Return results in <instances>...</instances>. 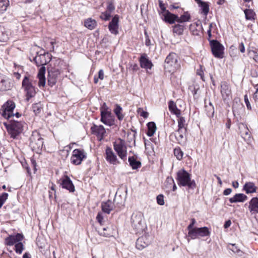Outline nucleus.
I'll use <instances>...</instances> for the list:
<instances>
[{"mask_svg":"<svg viewBox=\"0 0 258 258\" xmlns=\"http://www.w3.org/2000/svg\"><path fill=\"white\" fill-rule=\"evenodd\" d=\"M51 59V55L48 52H44L43 54L37 55L34 57L33 60L38 66H42L39 70L37 74V77L39 79L38 86L39 87H44L46 83V79L45 77V67L44 65L48 63Z\"/></svg>","mask_w":258,"mask_h":258,"instance_id":"nucleus-1","label":"nucleus"},{"mask_svg":"<svg viewBox=\"0 0 258 258\" xmlns=\"http://www.w3.org/2000/svg\"><path fill=\"white\" fill-rule=\"evenodd\" d=\"M176 180L180 186H187L189 189H192L196 187L195 181L191 179L190 174L184 169L177 172Z\"/></svg>","mask_w":258,"mask_h":258,"instance_id":"nucleus-2","label":"nucleus"},{"mask_svg":"<svg viewBox=\"0 0 258 258\" xmlns=\"http://www.w3.org/2000/svg\"><path fill=\"white\" fill-rule=\"evenodd\" d=\"M180 68L178 55L174 52H170L164 61V69L169 73L174 72Z\"/></svg>","mask_w":258,"mask_h":258,"instance_id":"nucleus-3","label":"nucleus"},{"mask_svg":"<svg viewBox=\"0 0 258 258\" xmlns=\"http://www.w3.org/2000/svg\"><path fill=\"white\" fill-rule=\"evenodd\" d=\"M22 88L26 93V100L28 101L30 98L33 97L36 93V88L33 84V81L28 76H25L22 83Z\"/></svg>","mask_w":258,"mask_h":258,"instance_id":"nucleus-4","label":"nucleus"},{"mask_svg":"<svg viewBox=\"0 0 258 258\" xmlns=\"http://www.w3.org/2000/svg\"><path fill=\"white\" fill-rule=\"evenodd\" d=\"M11 137L15 139L23 131V124L22 122L11 120L9 123H4Z\"/></svg>","mask_w":258,"mask_h":258,"instance_id":"nucleus-5","label":"nucleus"},{"mask_svg":"<svg viewBox=\"0 0 258 258\" xmlns=\"http://www.w3.org/2000/svg\"><path fill=\"white\" fill-rule=\"evenodd\" d=\"M210 231L207 227L201 228L195 227L194 229L188 232L187 240L189 242L190 239H195L200 237L209 236Z\"/></svg>","mask_w":258,"mask_h":258,"instance_id":"nucleus-6","label":"nucleus"},{"mask_svg":"<svg viewBox=\"0 0 258 258\" xmlns=\"http://www.w3.org/2000/svg\"><path fill=\"white\" fill-rule=\"evenodd\" d=\"M132 227L137 232L143 231L144 228V215L141 212L133 213L131 217Z\"/></svg>","mask_w":258,"mask_h":258,"instance_id":"nucleus-7","label":"nucleus"},{"mask_svg":"<svg viewBox=\"0 0 258 258\" xmlns=\"http://www.w3.org/2000/svg\"><path fill=\"white\" fill-rule=\"evenodd\" d=\"M30 146L33 151L36 152L40 151L43 146V139L37 133H33L30 137Z\"/></svg>","mask_w":258,"mask_h":258,"instance_id":"nucleus-8","label":"nucleus"},{"mask_svg":"<svg viewBox=\"0 0 258 258\" xmlns=\"http://www.w3.org/2000/svg\"><path fill=\"white\" fill-rule=\"evenodd\" d=\"M210 44L213 55L216 58H222L224 57V46L216 40H210Z\"/></svg>","mask_w":258,"mask_h":258,"instance_id":"nucleus-9","label":"nucleus"},{"mask_svg":"<svg viewBox=\"0 0 258 258\" xmlns=\"http://www.w3.org/2000/svg\"><path fill=\"white\" fill-rule=\"evenodd\" d=\"M86 158V155L83 150L76 149L73 150L71 160V162L76 165H80Z\"/></svg>","mask_w":258,"mask_h":258,"instance_id":"nucleus-10","label":"nucleus"},{"mask_svg":"<svg viewBox=\"0 0 258 258\" xmlns=\"http://www.w3.org/2000/svg\"><path fill=\"white\" fill-rule=\"evenodd\" d=\"M15 103L12 100H8L3 106V109L2 112V115L5 118L10 119L14 116L13 111L15 108Z\"/></svg>","mask_w":258,"mask_h":258,"instance_id":"nucleus-11","label":"nucleus"},{"mask_svg":"<svg viewBox=\"0 0 258 258\" xmlns=\"http://www.w3.org/2000/svg\"><path fill=\"white\" fill-rule=\"evenodd\" d=\"M113 147L118 156L122 160H125L127 154L126 148L124 145L123 140H120L118 142L114 143Z\"/></svg>","mask_w":258,"mask_h":258,"instance_id":"nucleus-12","label":"nucleus"},{"mask_svg":"<svg viewBox=\"0 0 258 258\" xmlns=\"http://www.w3.org/2000/svg\"><path fill=\"white\" fill-rule=\"evenodd\" d=\"M59 74L60 71L57 68L48 69L47 82L49 86L52 87L56 84Z\"/></svg>","mask_w":258,"mask_h":258,"instance_id":"nucleus-13","label":"nucleus"},{"mask_svg":"<svg viewBox=\"0 0 258 258\" xmlns=\"http://www.w3.org/2000/svg\"><path fill=\"white\" fill-rule=\"evenodd\" d=\"M221 93L225 102L231 98V90L229 85L226 82H223L221 84Z\"/></svg>","mask_w":258,"mask_h":258,"instance_id":"nucleus-14","label":"nucleus"},{"mask_svg":"<svg viewBox=\"0 0 258 258\" xmlns=\"http://www.w3.org/2000/svg\"><path fill=\"white\" fill-rule=\"evenodd\" d=\"M151 238L149 235L145 234L139 237L136 241V247L142 250L149 245L151 241Z\"/></svg>","mask_w":258,"mask_h":258,"instance_id":"nucleus-15","label":"nucleus"},{"mask_svg":"<svg viewBox=\"0 0 258 258\" xmlns=\"http://www.w3.org/2000/svg\"><path fill=\"white\" fill-rule=\"evenodd\" d=\"M98 234L101 236L104 237H111L113 236L115 232V230L111 225L109 224L108 226H100L98 228Z\"/></svg>","mask_w":258,"mask_h":258,"instance_id":"nucleus-16","label":"nucleus"},{"mask_svg":"<svg viewBox=\"0 0 258 258\" xmlns=\"http://www.w3.org/2000/svg\"><path fill=\"white\" fill-rule=\"evenodd\" d=\"M91 130L93 134L96 135L99 141H101L106 134V130L104 126L102 125H97L94 124L91 127Z\"/></svg>","mask_w":258,"mask_h":258,"instance_id":"nucleus-17","label":"nucleus"},{"mask_svg":"<svg viewBox=\"0 0 258 258\" xmlns=\"http://www.w3.org/2000/svg\"><path fill=\"white\" fill-rule=\"evenodd\" d=\"M186 131L178 129L175 133H173L170 135V138L175 137L178 143L180 145H184L186 141Z\"/></svg>","mask_w":258,"mask_h":258,"instance_id":"nucleus-18","label":"nucleus"},{"mask_svg":"<svg viewBox=\"0 0 258 258\" xmlns=\"http://www.w3.org/2000/svg\"><path fill=\"white\" fill-rule=\"evenodd\" d=\"M24 238L23 235L20 233L16 235H11L5 238V244L7 245H13L14 244L21 241Z\"/></svg>","mask_w":258,"mask_h":258,"instance_id":"nucleus-19","label":"nucleus"},{"mask_svg":"<svg viewBox=\"0 0 258 258\" xmlns=\"http://www.w3.org/2000/svg\"><path fill=\"white\" fill-rule=\"evenodd\" d=\"M119 16L115 15L108 25V29L111 33L116 35L118 33Z\"/></svg>","mask_w":258,"mask_h":258,"instance_id":"nucleus-20","label":"nucleus"},{"mask_svg":"<svg viewBox=\"0 0 258 258\" xmlns=\"http://www.w3.org/2000/svg\"><path fill=\"white\" fill-rule=\"evenodd\" d=\"M106 160L110 164L116 165L119 163L115 154L114 153L111 148L107 147L105 150Z\"/></svg>","mask_w":258,"mask_h":258,"instance_id":"nucleus-21","label":"nucleus"},{"mask_svg":"<svg viewBox=\"0 0 258 258\" xmlns=\"http://www.w3.org/2000/svg\"><path fill=\"white\" fill-rule=\"evenodd\" d=\"M117 201L118 197L115 196L113 200L114 203L110 200H108L106 202L103 203L101 206L102 211L104 213L109 214L113 209L114 204L116 205L119 204Z\"/></svg>","mask_w":258,"mask_h":258,"instance_id":"nucleus-22","label":"nucleus"},{"mask_svg":"<svg viewBox=\"0 0 258 258\" xmlns=\"http://www.w3.org/2000/svg\"><path fill=\"white\" fill-rule=\"evenodd\" d=\"M140 66L141 68L145 69H151L153 67V63L148 58L146 53L142 54L139 59Z\"/></svg>","mask_w":258,"mask_h":258,"instance_id":"nucleus-23","label":"nucleus"},{"mask_svg":"<svg viewBox=\"0 0 258 258\" xmlns=\"http://www.w3.org/2000/svg\"><path fill=\"white\" fill-rule=\"evenodd\" d=\"M100 115V120L104 124L110 126L114 124V120L111 116V112L105 113L102 112Z\"/></svg>","mask_w":258,"mask_h":258,"instance_id":"nucleus-24","label":"nucleus"},{"mask_svg":"<svg viewBox=\"0 0 258 258\" xmlns=\"http://www.w3.org/2000/svg\"><path fill=\"white\" fill-rule=\"evenodd\" d=\"M238 127L241 137L245 140L250 138V132L247 124L240 122L238 123Z\"/></svg>","mask_w":258,"mask_h":258,"instance_id":"nucleus-25","label":"nucleus"},{"mask_svg":"<svg viewBox=\"0 0 258 258\" xmlns=\"http://www.w3.org/2000/svg\"><path fill=\"white\" fill-rule=\"evenodd\" d=\"M248 210L251 214L258 213V198H252L249 202Z\"/></svg>","mask_w":258,"mask_h":258,"instance_id":"nucleus-26","label":"nucleus"},{"mask_svg":"<svg viewBox=\"0 0 258 258\" xmlns=\"http://www.w3.org/2000/svg\"><path fill=\"white\" fill-rule=\"evenodd\" d=\"M61 184L63 188L69 190L70 192H74L75 191V186L72 180L68 176H66L62 179Z\"/></svg>","mask_w":258,"mask_h":258,"instance_id":"nucleus-27","label":"nucleus"},{"mask_svg":"<svg viewBox=\"0 0 258 258\" xmlns=\"http://www.w3.org/2000/svg\"><path fill=\"white\" fill-rule=\"evenodd\" d=\"M164 17V21L170 24H174L175 22L178 23V16L171 13L168 11H166Z\"/></svg>","mask_w":258,"mask_h":258,"instance_id":"nucleus-28","label":"nucleus"},{"mask_svg":"<svg viewBox=\"0 0 258 258\" xmlns=\"http://www.w3.org/2000/svg\"><path fill=\"white\" fill-rule=\"evenodd\" d=\"M11 86L9 80L0 75V91H4L10 89Z\"/></svg>","mask_w":258,"mask_h":258,"instance_id":"nucleus-29","label":"nucleus"},{"mask_svg":"<svg viewBox=\"0 0 258 258\" xmlns=\"http://www.w3.org/2000/svg\"><path fill=\"white\" fill-rule=\"evenodd\" d=\"M247 197L243 194H236L229 199V202L230 203L244 202L247 200Z\"/></svg>","mask_w":258,"mask_h":258,"instance_id":"nucleus-30","label":"nucleus"},{"mask_svg":"<svg viewBox=\"0 0 258 258\" xmlns=\"http://www.w3.org/2000/svg\"><path fill=\"white\" fill-rule=\"evenodd\" d=\"M128 161L130 166L133 169H137L141 167L142 163L140 161H138L137 157H129Z\"/></svg>","mask_w":258,"mask_h":258,"instance_id":"nucleus-31","label":"nucleus"},{"mask_svg":"<svg viewBox=\"0 0 258 258\" xmlns=\"http://www.w3.org/2000/svg\"><path fill=\"white\" fill-rule=\"evenodd\" d=\"M243 189L247 194L254 193L256 191V187L255 186L254 183L252 182L245 183Z\"/></svg>","mask_w":258,"mask_h":258,"instance_id":"nucleus-32","label":"nucleus"},{"mask_svg":"<svg viewBox=\"0 0 258 258\" xmlns=\"http://www.w3.org/2000/svg\"><path fill=\"white\" fill-rule=\"evenodd\" d=\"M168 108L170 111L175 114L177 117H179L181 110L177 108L176 104L173 101H170L168 103Z\"/></svg>","mask_w":258,"mask_h":258,"instance_id":"nucleus-33","label":"nucleus"},{"mask_svg":"<svg viewBox=\"0 0 258 258\" xmlns=\"http://www.w3.org/2000/svg\"><path fill=\"white\" fill-rule=\"evenodd\" d=\"M9 32L3 26L0 25V41H7L9 39Z\"/></svg>","mask_w":258,"mask_h":258,"instance_id":"nucleus-34","label":"nucleus"},{"mask_svg":"<svg viewBox=\"0 0 258 258\" xmlns=\"http://www.w3.org/2000/svg\"><path fill=\"white\" fill-rule=\"evenodd\" d=\"M173 32L177 35H180L183 33L185 29L184 24L179 23L175 24L173 27Z\"/></svg>","mask_w":258,"mask_h":258,"instance_id":"nucleus-35","label":"nucleus"},{"mask_svg":"<svg viewBox=\"0 0 258 258\" xmlns=\"http://www.w3.org/2000/svg\"><path fill=\"white\" fill-rule=\"evenodd\" d=\"M84 26L89 30H93L97 26V22L92 18H88L84 21Z\"/></svg>","mask_w":258,"mask_h":258,"instance_id":"nucleus-36","label":"nucleus"},{"mask_svg":"<svg viewBox=\"0 0 258 258\" xmlns=\"http://www.w3.org/2000/svg\"><path fill=\"white\" fill-rule=\"evenodd\" d=\"M148 127V132L147 133V135L149 137L152 136L156 131V125L155 122H149L147 124Z\"/></svg>","mask_w":258,"mask_h":258,"instance_id":"nucleus-37","label":"nucleus"},{"mask_svg":"<svg viewBox=\"0 0 258 258\" xmlns=\"http://www.w3.org/2000/svg\"><path fill=\"white\" fill-rule=\"evenodd\" d=\"M177 117L178 118L177 119L178 129L180 130V131L184 130V131H186V124L185 117L181 116L180 115H179V117Z\"/></svg>","mask_w":258,"mask_h":258,"instance_id":"nucleus-38","label":"nucleus"},{"mask_svg":"<svg viewBox=\"0 0 258 258\" xmlns=\"http://www.w3.org/2000/svg\"><path fill=\"white\" fill-rule=\"evenodd\" d=\"M190 19V15L187 12H184L180 17L178 16V23L184 24V22H188Z\"/></svg>","mask_w":258,"mask_h":258,"instance_id":"nucleus-39","label":"nucleus"},{"mask_svg":"<svg viewBox=\"0 0 258 258\" xmlns=\"http://www.w3.org/2000/svg\"><path fill=\"white\" fill-rule=\"evenodd\" d=\"M244 13L246 20H252L255 19V14L252 10L245 9Z\"/></svg>","mask_w":258,"mask_h":258,"instance_id":"nucleus-40","label":"nucleus"},{"mask_svg":"<svg viewBox=\"0 0 258 258\" xmlns=\"http://www.w3.org/2000/svg\"><path fill=\"white\" fill-rule=\"evenodd\" d=\"M121 111H122L121 107L118 104H116L115 107L114 109V112L115 113L117 118L119 120H122L124 117V115L121 113Z\"/></svg>","mask_w":258,"mask_h":258,"instance_id":"nucleus-41","label":"nucleus"},{"mask_svg":"<svg viewBox=\"0 0 258 258\" xmlns=\"http://www.w3.org/2000/svg\"><path fill=\"white\" fill-rule=\"evenodd\" d=\"M228 247L230 250H232L234 253H237L239 256H242L243 252L238 248L235 244L230 243Z\"/></svg>","mask_w":258,"mask_h":258,"instance_id":"nucleus-42","label":"nucleus"},{"mask_svg":"<svg viewBox=\"0 0 258 258\" xmlns=\"http://www.w3.org/2000/svg\"><path fill=\"white\" fill-rule=\"evenodd\" d=\"M199 7L201 8L202 13L205 16H207L209 12V6L208 4L206 2H203L200 5H199Z\"/></svg>","mask_w":258,"mask_h":258,"instance_id":"nucleus-43","label":"nucleus"},{"mask_svg":"<svg viewBox=\"0 0 258 258\" xmlns=\"http://www.w3.org/2000/svg\"><path fill=\"white\" fill-rule=\"evenodd\" d=\"M173 152L177 160H181L182 159L183 153L179 147L175 148Z\"/></svg>","mask_w":258,"mask_h":258,"instance_id":"nucleus-44","label":"nucleus"},{"mask_svg":"<svg viewBox=\"0 0 258 258\" xmlns=\"http://www.w3.org/2000/svg\"><path fill=\"white\" fill-rule=\"evenodd\" d=\"M9 4V0H0V12H3L6 11Z\"/></svg>","mask_w":258,"mask_h":258,"instance_id":"nucleus-45","label":"nucleus"},{"mask_svg":"<svg viewBox=\"0 0 258 258\" xmlns=\"http://www.w3.org/2000/svg\"><path fill=\"white\" fill-rule=\"evenodd\" d=\"M24 249V245L20 241L17 243L15 245V250L16 253L21 254Z\"/></svg>","mask_w":258,"mask_h":258,"instance_id":"nucleus-46","label":"nucleus"},{"mask_svg":"<svg viewBox=\"0 0 258 258\" xmlns=\"http://www.w3.org/2000/svg\"><path fill=\"white\" fill-rule=\"evenodd\" d=\"M32 109L35 114H38L40 113L42 107L40 103H35L32 105Z\"/></svg>","mask_w":258,"mask_h":258,"instance_id":"nucleus-47","label":"nucleus"},{"mask_svg":"<svg viewBox=\"0 0 258 258\" xmlns=\"http://www.w3.org/2000/svg\"><path fill=\"white\" fill-rule=\"evenodd\" d=\"M8 194L6 192H3L0 195V209L8 199Z\"/></svg>","mask_w":258,"mask_h":258,"instance_id":"nucleus-48","label":"nucleus"},{"mask_svg":"<svg viewBox=\"0 0 258 258\" xmlns=\"http://www.w3.org/2000/svg\"><path fill=\"white\" fill-rule=\"evenodd\" d=\"M111 14L109 12L105 11L102 12L100 16V18L104 21H108L110 19Z\"/></svg>","mask_w":258,"mask_h":258,"instance_id":"nucleus-49","label":"nucleus"},{"mask_svg":"<svg viewBox=\"0 0 258 258\" xmlns=\"http://www.w3.org/2000/svg\"><path fill=\"white\" fill-rule=\"evenodd\" d=\"M196 26L201 27V26L197 23H194L190 25L189 29L192 32L193 34L198 35L199 34V31L196 29Z\"/></svg>","mask_w":258,"mask_h":258,"instance_id":"nucleus-50","label":"nucleus"},{"mask_svg":"<svg viewBox=\"0 0 258 258\" xmlns=\"http://www.w3.org/2000/svg\"><path fill=\"white\" fill-rule=\"evenodd\" d=\"M158 205L162 206L164 204V196L163 195H159L156 198Z\"/></svg>","mask_w":258,"mask_h":258,"instance_id":"nucleus-51","label":"nucleus"},{"mask_svg":"<svg viewBox=\"0 0 258 258\" xmlns=\"http://www.w3.org/2000/svg\"><path fill=\"white\" fill-rule=\"evenodd\" d=\"M196 223V220L194 218H192L191 219V222L188 225L187 229L189 231H190L192 230V229H194L196 227H194L195 224Z\"/></svg>","mask_w":258,"mask_h":258,"instance_id":"nucleus-52","label":"nucleus"},{"mask_svg":"<svg viewBox=\"0 0 258 258\" xmlns=\"http://www.w3.org/2000/svg\"><path fill=\"white\" fill-rule=\"evenodd\" d=\"M115 10V7L112 2H109L107 7V10L106 11L109 12L111 14Z\"/></svg>","mask_w":258,"mask_h":258,"instance_id":"nucleus-53","label":"nucleus"},{"mask_svg":"<svg viewBox=\"0 0 258 258\" xmlns=\"http://www.w3.org/2000/svg\"><path fill=\"white\" fill-rule=\"evenodd\" d=\"M167 182L169 183L170 184H173V191H175L177 189L176 184L174 183V180L171 177H168L166 179Z\"/></svg>","mask_w":258,"mask_h":258,"instance_id":"nucleus-54","label":"nucleus"},{"mask_svg":"<svg viewBox=\"0 0 258 258\" xmlns=\"http://www.w3.org/2000/svg\"><path fill=\"white\" fill-rule=\"evenodd\" d=\"M96 219L97 221L100 223L101 226H103V217L102 215V214L99 213H98Z\"/></svg>","mask_w":258,"mask_h":258,"instance_id":"nucleus-55","label":"nucleus"},{"mask_svg":"<svg viewBox=\"0 0 258 258\" xmlns=\"http://www.w3.org/2000/svg\"><path fill=\"white\" fill-rule=\"evenodd\" d=\"M244 102L246 104L247 108L249 110H250L251 109V107L250 104V102L248 100V96L247 94H245L244 96Z\"/></svg>","mask_w":258,"mask_h":258,"instance_id":"nucleus-56","label":"nucleus"},{"mask_svg":"<svg viewBox=\"0 0 258 258\" xmlns=\"http://www.w3.org/2000/svg\"><path fill=\"white\" fill-rule=\"evenodd\" d=\"M108 107L107 106L106 104L105 103H104L102 106L100 107L101 113H102V112H109L110 111H108Z\"/></svg>","mask_w":258,"mask_h":258,"instance_id":"nucleus-57","label":"nucleus"},{"mask_svg":"<svg viewBox=\"0 0 258 258\" xmlns=\"http://www.w3.org/2000/svg\"><path fill=\"white\" fill-rule=\"evenodd\" d=\"M255 91L253 94V98L256 101L258 100V84L254 86Z\"/></svg>","mask_w":258,"mask_h":258,"instance_id":"nucleus-58","label":"nucleus"},{"mask_svg":"<svg viewBox=\"0 0 258 258\" xmlns=\"http://www.w3.org/2000/svg\"><path fill=\"white\" fill-rule=\"evenodd\" d=\"M159 7L162 10V12L166 11V8L164 6V4L163 3V2L161 0H159Z\"/></svg>","mask_w":258,"mask_h":258,"instance_id":"nucleus-59","label":"nucleus"},{"mask_svg":"<svg viewBox=\"0 0 258 258\" xmlns=\"http://www.w3.org/2000/svg\"><path fill=\"white\" fill-rule=\"evenodd\" d=\"M239 49L241 53H244L245 52V47L243 42H241L240 43L239 45Z\"/></svg>","mask_w":258,"mask_h":258,"instance_id":"nucleus-60","label":"nucleus"},{"mask_svg":"<svg viewBox=\"0 0 258 258\" xmlns=\"http://www.w3.org/2000/svg\"><path fill=\"white\" fill-rule=\"evenodd\" d=\"M232 192V189L228 188L225 189L223 191V195L225 196H227L230 195Z\"/></svg>","mask_w":258,"mask_h":258,"instance_id":"nucleus-61","label":"nucleus"},{"mask_svg":"<svg viewBox=\"0 0 258 258\" xmlns=\"http://www.w3.org/2000/svg\"><path fill=\"white\" fill-rule=\"evenodd\" d=\"M98 78L100 80H103L104 79V72L102 70H100L98 72Z\"/></svg>","mask_w":258,"mask_h":258,"instance_id":"nucleus-62","label":"nucleus"},{"mask_svg":"<svg viewBox=\"0 0 258 258\" xmlns=\"http://www.w3.org/2000/svg\"><path fill=\"white\" fill-rule=\"evenodd\" d=\"M140 115L141 116L143 117L144 118H147L148 117L149 113L147 112H146V111L142 110V112L140 113Z\"/></svg>","mask_w":258,"mask_h":258,"instance_id":"nucleus-63","label":"nucleus"},{"mask_svg":"<svg viewBox=\"0 0 258 258\" xmlns=\"http://www.w3.org/2000/svg\"><path fill=\"white\" fill-rule=\"evenodd\" d=\"M231 222L230 220H227L225 222V224H224V227L225 228H228V227H230V226L231 225Z\"/></svg>","mask_w":258,"mask_h":258,"instance_id":"nucleus-64","label":"nucleus"}]
</instances>
